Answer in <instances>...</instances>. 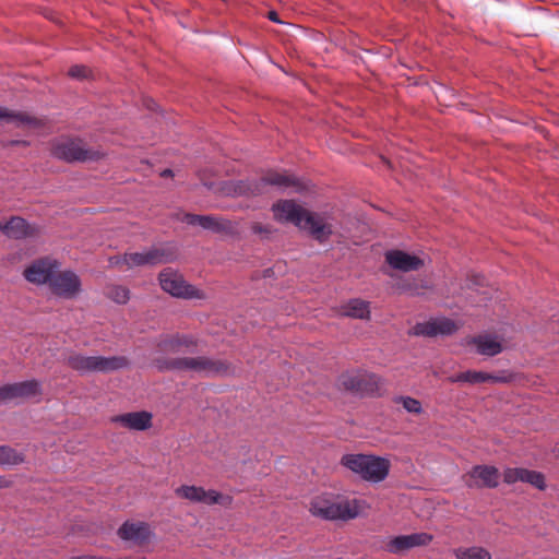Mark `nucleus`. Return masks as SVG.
Wrapping results in <instances>:
<instances>
[{
    "instance_id": "obj_33",
    "label": "nucleus",
    "mask_w": 559,
    "mask_h": 559,
    "mask_svg": "<svg viewBox=\"0 0 559 559\" xmlns=\"http://www.w3.org/2000/svg\"><path fill=\"white\" fill-rule=\"evenodd\" d=\"M394 403L401 404L403 408L409 414L419 415L423 413L421 403L417 399H414L412 396H396L394 397Z\"/></svg>"
},
{
    "instance_id": "obj_25",
    "label": "nucleus",
    "mask_w": 559,
    "mask_h": 559,
    "mask_svg": "<svg viewBox=\"0 0 559 559\" xmlns=\"http://www.w3.org/2000/svg\"><path fill=\"white\" fill-rule=\"evenodd\" d=\"M0 122L27 129L40 126L39 119L29 116L28 114L12 111L3 107H0Z\"/></svg>"
},
{
    "instance_id": "obj_23",
    "label": "nucleus",
    "mask_w": 559,
    "mask_h": 559,
    "mask_svg": "<svg viewBox=\"0 0 559 559\" xmlns=\"http://www.w3.org/2000/svg\"><path fill=\"white\" fill-rule=\"evenodd\" d=\"M503 481L510 485L516 481L527 483L540 490H543L546 487L545 478L542 473L536 471H530L526 468L504 469Z\"/></svg>"
},
{
    "instance_id": "obj_18",
    "label": "nucleus",
    "mask_w": 559,
    "mask_h": 559,
    "mask_svg": "<svg viewBox=\"0 0 559 559\" xmlns=\"http://www.w3.org/2000/svg\"><path fill=\"white\" fill-rule=\"evenodd\" d=\"M432 540V535L428 533H414L409 535H400L391 538L385 544V550L391 554H401L408 549L426 546Z\"/></svg>"
},
{
    "instance_id": "obj_38",
    "label": "nucleus",
    "mask_w": 559,
    "mask_h": 559,
    "mask_svg": "<svg viewBox=\"0 0 559 559\" xmlns=\"http://www.w3.org/2000/svg\"><path fill=\"white\" fill-rule=\"evenodd\" d=\"M4 223H0V230H2L4 233Z\"/></svg>"
},
{
    "instance_id": "obj_22",
    "label": "nucleus",
    "mask_w": 559,
    "mask_h": 559,
    "mask_svg": "<svg viewBox=\"0 0 559 559\" xmlns=\"http://www.w3.org/2000/svg\"><path fill=\"white\" fill-rule=\"evenodd\" d=\"M167 261L166 253L158 248H152L143 252L126 253L122 258V262L128 267L156 265Z\"/></svg>"
},
{
    "instance_id": "obj_15",
    "label": "nucleus",
    "mask_w": 559,
    "mask_h": 559,
    "mask_svg": "<svg viewBox=\"0 0 559 559\" xmlns=\"http://www.w3.org/2000/svg\"><path fill=\"white\" fill-rule=\"evenodd\" d=\"M183 222L191 226H201L203 229L231 235L236 231V225L225 218L211 215L186 214Z\"/></svg>"
},
{
    "instance_id": "obj_10",
    "label": "nucleus",
    "mask_w": 559,
    "mask_h": 559,
    "mask_svg": "<svg viewBox=\"0 0 559 559\" xmlns=\"http://www.w3.org/2000/svg\"><path fill=\"white\" fill-rule=\"evenodd\" d=\"M198 347V340L190 334H164L156 342V358H165L166 355L192 353Z\"/></svg>"
},
{
    "instance_id": "obj_13",
    "label": "nucleus",
    "mask_w": 559,
    "mask_h": 559,
    "mask_svg": "<svg viewBox=\"0 0 559 559\" xmlns=\"http://www.w3.org/2000/svg\"><path fill=\"white\" fill-rule=\"evenodd\" d=\"M60 269V262L56 259L46 257L32 262L23 271L24 278L35 285L50 283L53 274Z\"/></svg>"
},
{
    "instance_id": "obj_3",
    "label": "nucleus",
    "mask_w": 559,
    "mask_h": 559,
    "mask_svg": "<svg viewBox=\"0 0 559 559\" xmlns=\"http://www.w3.org/2000/svg\"><path fill=\"white\" fill-rule=\"evenodd\" d=\"M341 465L369 484L384 481L391 469V462L388 457L364 453L344 454L341 457Z\"/></svg>"
},
{
    "instance_id": "obj_19",
    "label": "nucleus",
    "mask_w": 559,
    "mask_h": 559,
    "mask_svg": "<svg viewBox=\"0 0 559 559\" xmlns=\"http://www.w3.org/2000/svg\"><path fill=\"white\" fill-rule=\"evenodd\" d=\"M118 536L122 540L132 542L136 545L148 543L153 537L150 525L141 521H127L118 530Z\"/></svg>"
},
{
    "instance_id": "obj_2",
    "label": "nucleus",
    "mask_w": 559,
    "mask_h": 559,
    "mask_svg": "<svg viewBox=\"0 0 559 559\" xmlns=\"http://www.w3.org/2000/svg\"><path fill=\"white\" fill-rule=\"evenodd\" d=\"M370 508L364 499H349L334 493L314 496L309 506L310 513L328 521H348L364 514Z\"/></svg>"
},
{
    "instance_id": "obj_14",
    "label": "nucleus",
    "mask_w": 559,
    "mask_h": 559,
    "mask_svg": "<svg viewBox=\"0 0 559 559\" xmlns=\"http://www.w3.org/2000/svg\"><path fill=\"white\" fill-rule=\"evenodd\" d=\"M500 473L491 465H476L464 476L469 488H496L499 485Z\"/></svg>"
},
{
    "instance_id": "obj_26",
    "label": "nucleus",
    "mask_w": 559,
    "mask_h": 559,
    "mask_svg": "<svg viewBox=\"0 0 559 559\" xmlns=\"http://www.w3.org/2000/svg\"><path fill=\"white\" fill-rule=\"evenodd\" d=\"M340 314L353 319L369 320L370 304L359 298L350 299L341 306Z\"/></svg>"
},
{
    "instance_id": "obj_36",
    "label": "nucleus",
    "mask_w": 559,
    "mask_h": 559,
    "mask_svg": "<svg viewBox=\"0 0 559 559\" xmlns=\"http://www.w3.org/2000/svg\"><path fill=\"white\" fill-rule=\"evenodd\" d=\"M12 486V481L5 476L0 475V489L9 488Z\"/></svg>"
},
{
    "instance_id": "obj_5",
    "label": "nucleus",
    "mask_w": 559,
    "mask_h": 559,
    "mask_svg": "<svg viewBox=\"0 0 559 559\" xmlns=\"http://www.w3.org/2000/svg\"><path fill=\"white\" fill-rule=\"evenodd\" d=\"M265 185L275 186L280 189L293 188L296 192L301 191L304 185L292 174L287 173H270L264 176L261 182L251 181H229L224 187V192L227 195H251L262 192Z\"/></svg>"
},
{
    "instance_id": "obj_4",
    "label": "nucleus",
    "mask_w": 559,
    "mask_h": 559,
    "mask_svg": "<svg viewBox=\"0 0 559 559\" xmlns=\"http://www.w3.org/2000/svg\"><path fill=\"white\" fill-rule=\"evenodd\" d=\"M154 365L160 371H191L204 376H218L229 372L227 362L207 357L156 358Z\"/></svg>"
},
{
    "instance_id": "obj_29",
    "label": "nucleus",
    "mask_w": 559,
    "mask_h": 559,
    "mask_svg": "<svg viewBox=\"0 0 559 559\" xmlns=\"http://www.w3.org/2000/svg\"><path fill=\"white\" fill-rule=\"evenodd\" d=\"M455 559H492L491 554L484 547H459L453 550Z\"/></svg>"
},
{
    "instance_id": "obj_21",
    "label": "nucleus",
    "mask_w": 559,
    "mask_h": 559,
    "mask_svg": "<svg viewBox=\"0 0 559 559\" xmlns=\"http://www.w3.org/2000/svg\"><path fill=\"white\" fill-rule=\"evenodd\" d=\"M111 420L123 428L135 431H144L153 426V415L146 411L124 413L112 417Z\"/></svg>"
},
{
    "instance_id": "obj_39",
    "label": "nucleus",
    "mask_w": 559,
    "mask_h": 559,
    "mask_svg": "<svg viewBox=\"0 0 559 559\" xmlns=\"http://www.w3.org/2000/svg\"><path fill=\"white\" fill-rule=\"evenodd\" d=\"M119 262H120V259H117V260L115 261V263H116V264H118ZM111 264H114V261H111Z\"/></svg>"
},
{
    "instance_id": "obj_1",
    "label": "nucleus",
    "mask_w": 559,
    "mask_h": 559,
    "mask_svg": "<svg viewBox=\"0 0 559 559\" xmlns=\"http://www.w3.org/2000/svg\"><path fill=\"white\" fill-rule=\"evenodd\" d=\"M272 212L278 223H292L320 242L333 234V218L326 212H311L290 200L274 203Z\"/></svg>"
},
{
    "instance_id": "obj_9",
    "label": "nucleus",
    "mask_w": 559,
    "mask_h": 559,
    "mask_svg": "<svg viewBox=\"0 0 559 559\" xmlns=\"http://www.w3.org/2000/svg\"><path fill=\"white\" fill-rule=\"evenodd\" d=\"M159 284L162 289L177 298L203 299L204 293L187 284L182 275L170 269H166L159 274Z\"/></svg>"
},
{
    "instance_id": "obj_35",
    "label": "nucleus",
    "mask_w": 559,
    "mask_h": 559,
    "mask_svg": "<svg viewBox=\"0 0 559 559\" xmlns=\"http://www.w3.org/2000/svg\"><path fill=\"white\" fill-rule=\"evenodd\" d=\"M252 231L257 235L270 234L272 231L270 226L254 223L251 227Z\"/></svg>"
},
{
    "instance_id": "obj_12",
    "label": "nucleus",
    "mask_w": 559,
    "mask_h": 559,
    "mask_svg": "<svg viewBox=\"0 0 559 559\" xmlns=\"http://www.w3.org/2000/svg\"><path fill=\"white\" fill-rule=\"evenodd\" d=\"M41 394V383L35 379L0 386V405L22 402Z\"/></svg>"
},
{
    "instance_id": "obj_11",
    "label": "nucleus",
    "mask_w": 559,
    "mask_h": 559,
    "mask_svg": "<svg viewBox=\"0 0 559 559\" xmlns=\"http://www.w3.org/2000/svg\"><path fill=\"white\" fill-rule=\"evenodd\" d=\"M48 286L51 294L63 299H74L82 290L81 278L72 270L60 271L59 269Z\"/></svg>"
},
{
    "instance_id": "obj_34",
    "label": "nucleus",
    "mask_w": 559,
    "mask_h": 559,
    "mask_svg": "<svg viewBox=\"0 0 559 559\" xmlns=\"http://www.w3.org/2000/svg\"><path fill=\"white\" fill-rule=\"evenodd\" d=\"M87 74H88V69L84 66L75 64V66H72L69 70V75L71 78H75V79L86 78Z\"/></svg>"
},
{
    "instance_id": "obj_40",
    "label": "nucleus",
    "mask_w": 559,
    "mask_h": 559,
    "mask_svg": "<svg viewBox=\"0 0 559 559\" xmlns=\"http://www.w3.org/2000/svg\"><path fill=\"white\" fill-rule=\"evenodd\" d=\"M168 174H170V170H165V171L163 173V175H168Z\"/></svg>"
},
{
    "instance_id": "obj_27",
    "label": "nucleus",
    "mask_w": 559,
    "mask_h": 559,
    "mask_svg": "<svg viewBox=\"0 0 559 559\" xmlns=\"http://www.w3.org/2000/svg\"><path fill=\"white\" fill-rule=\"evenodd\" d=\"M4 234L8 237L21 239L28 237L35 233V228L32 227L22 217H12L9 222L4 223Z\"/></svg>"
},
{
    "instance_id": "obj_7",
    "label": "nucleus",
    "mask_w": 559,
    "mask_h": 559,
    "mask_svg": "<svg viewBox=\"0 0 559 559\" xmlns=\"http://www.w3.org/2000/svg\"><path fill=\"white\" fill-rule=\"evenodd\" d=\"M51 154L58 159L73 163L98 160L103 153L95 150H88L79 139L61 138L51 143Z\"/></svg>"
},
{
    "instance_id": "obj_31",
    "label": "nucleus",
    "mask_w": 559,
    "mask_h": 559,
    "mask_svg": "<svg viewBox=\"0 0 559 559\" xmlns=\"http://www.w3.org/2000/svg\"><path fill=\"white\" fill-rule=\"evenodd\" d=\"M106 296L117 304H127L130 299V292L127 287L110 285L106 288Z\"/></svg>"
},
{
    "instance_id": "obj_28",
    "label": "nucleus",
    "mask_w": 559,
    "mask_h": 559,
    "mask_svg": "<svg viewBox=\"0 0 559 559\" xmlns=\"http://www.w3.org/2000/svg\"><path fill=\"white\" fill-rule=\"evenodd\" d=\"M25 462V454L10 445H0V466L13 467Z\"/></svg>"
},
{
    "instance_id": "obj_32",
    "label": "nucleus",
    "mask_w": 559,
    "mask_h": 559,
    "mask_svg": "<svg viewBox=\"0 0 559 559\" xmlns=\"http://www.w3.org/2000/svg\"><path fill=\"white\" fill-rule=\"evenodd\" d=\"M364 381H361L358 394H371L380 389L381 379L373 374L364 371Z\"/></svg>"
},
{
    "instance_id": "obj_17",
    "label": "nucleus",
    "mask_w": 559,
    "mask_h": 559,
    "mask_svg": "<svg viewBox=\"0 0 559 559\" xmlns=\"http://www.w3.org/2000/svg\"><path fill=\"white\" fill-rule=\"evenodd\" d=\"M513 379L512 374L501 373L495 374L485 371L477 370H467L454 376L449 377V381L452 383H469V384H478V383H508Z\"/></svg>"
},
{
    "instance_id": "obj_30",
    "label": "nucleus",
    "mask_w": 559,
    "mask_h": 559,
    "mask_svg": "<svg viewBox=\"0 0 559 559\" xmlns=\"http://www.w3.org/2000/svg\"><path fill=\"white\" fill-rule=\"evenodd\" d=\"M361 377H364V371H354L343 374L340 380L341 385L347 391L359 393V389L361 388L359 385L365 379Z\"/></svg>"
},
{
    "instance_id": "obj_20",
    "label": "nucleus",
    "mask_w": 559,
    "mask_h": 559,
    "mask_svg": "<svg viewBox=\"0 0 559 559\" xmlns=\"http://www.w3.org/2000/svg\"><path fill=\"white\" fill-rule=\"evenodd\" d=\"M385 262L394 270L401 272L417 271L425 262L416 254L403 250H389L385 252Z\"/></svg>"
},
{
    "instance_id": "obj_8",
    "label": "nucleus",
    "mask_w": 559,
    "mask_h": 559,
    "mask_svg": "<svg viewBox=\"0 0 559 559\" xmlns=\"http://www.w3.org/2000/svg\"><path fill=\"white\" fill-rule=\"evenodd\" d=\"M175 493L178 498L206 506L221 504L228 507L233 502V498L228 495H223L215 489H205L202 486L195 485H182L175 489Z\"/></svg>"
},
{
    "instance_id": "obj_37",
    "label": "nucleus",
    "mask_w": 559,
    "mask_h": 559,
    "mask_svg": "<svg viewBox=\"0 0 559 559\" xmlns=\"http://www.w3.org/2000/svg\"><path fill=\"white\" fill-rule=\"evenodd\" d=\"M269 19L272 21V22H275V23H281L278 16H277V13L275 11H270L269 12Z\"/></svg>"
},
{
    "instance_id": "obj_6",
    "label": "nucleus",
    "mask_w": 559,
    "mask_h": 559,
    "mask_svg": "<svg viewBox=\"0 0 559 559\" xmlns=\"http://www.w3.org/2000/svg\"><path fill=\"white\" fill-rule=\"evenodd\" d=\"M66 364L73 370L84 374L90 372H111L128 366L127 358L122 356H85L71 354L66 358Z\"/></svg>"
},
{
    "instance_id": "obj_16",
    "label": "nucleus",
    "mask_w": 559,
    "mask_h": 559,
    "mask_svg": "<svg viewBox=\"0 0 559 559\" xmlns=\"http://www.w3.org/2000/svg\"><path fill=\"white\" fill-rule=\"evenodd\" d=\"M457 326L451 319L436 318L425 322L415 324L412 333L417 336H438L451 335L456 331Z\"/></svg>"
},
{
    "instance_id": "obj_24",
    "label": "nucleus",
    "mask_w": 559,
    "mask_h": 559,
    "mask_svg": "<svg viewBox=\"0 0 559 559\" xmlns=\"http://www.w3.org/2000/svg\"><path fill=\"white\" fill-rule=\"evenodd\" d=\"M469 344L475 346L476 352L484 356H496L504 349L503 341L498 335L492 334H480L473 337Z\"/></svg>"
}]
</instances>
